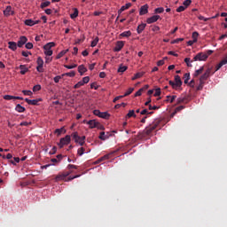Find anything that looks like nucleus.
Here are the masks:
<instances>
[{
	"mask_svg": "<svg viewBox=\"0 0 227 227\" xmlns=\"http://www.w3.org/2000/svg\"><path fill=\"white\" fill-rule=\"evenodd\" d=\"M98 37H96L92 42H91V44H90V47H97V43H98Z\"/></svg>",
	"mask_w": 227,
	"mask_h": 227,
	"instance_id": "obj_46",
	"label": "nucleus"
},
{
	"mask_svg": "<svg viewBox=\"0 0 227 227\" xmlns=\"http://www.w3.org/2000/svg\"><path fill=\"white\" fill-rule=\"evenodd\" d=\"M31 121H22L20 122V127H28V125H31Z\"/></svg>",
	"mask_w": 227,
	"mask_h": 227,
	"instance_id": "obj_53",
	"label": "nucleus"
},
{
	"mask_svg": "<svg viewBox=\"0 0 227 227\" xmlns=\"http://www.w3.org/2000/svg\"><path fill=\"white\" fill-rule=\"evenodd\" d=\"M208 59V55L207 53L200 52L194 58L193 61H207Z\"/></svg>",
	"mask_w": 227,
	"mask_h": 227,
	"instance_id": "obj_5",
	"label": "nucleus"
},
{
	"mask_svg": "<svg viewBox=\"0 0 227 227\" xmlns=\"http://www.w3.org/2000/svg\"><path fill=\"white\" fill-rule=\"evenodd\" d=\"M68 52V50H64V51H60L58 55H57V59H60V58H63V56L65 55V54H67Z\"/></svg>",
	"mask_w": 227,
	"mask_h": 227,
	"instance_id": "obj_33",
	"label": "nucleus"
},
{
	"mask_svg": "<svg viewBox=\"0 0 227 227\" xmlns=\"http://www.w3.org/2000/svg\"><path fill=\"white\" fill-rule=\"evenodd\" d=\"M199 85L197 86V91H200V90H203V86L205 85V82H199Z\"/></svg>",
	"mask_w": 227,
	"mask_h": 227,
	"instance_id": "obj_50",
	"label": "nucleus"
},
{
	"mask_svg": "<svg viewBox=\"0 0 227 227\" xmlns=\"http://www.w3.org/2000/svg\"><path fill=\"white\" fill-rule=\"evenodd\" d=\"M111 155H113V153H108V154H106V155L102 156L101 158H99L98 160V163L111 159Z\"/></svg>",
	"mask_w": 227,
	"mask_h": 227,
	"instance_id": "obj_21",
	"label": "nucleus"
},
{
	"mask_svg": "<svg viewBox=\"0 0 227 227\" xmlns=\"http://www.w3.org/2000/svg\"><path fill=\"white\" fill-rule=\"evenodd\" d=\"M120 36H121L122 38H129V36H132V32H130V30L124 31L120 34Z\"/></svg>",
	"mask_w": 227,
	"mask_h": 227,
	"instance_id": "obj_24",
	"label": "nucleus"
},
{
	"mask_svg": "<svg viewBox=\"0 0 227 227\" xmlns=\"http://www.w3.org/2000/svg\"><path fill=\"white\" fill-rule=\"evenodd\" d=\"M154 13H164L163 7H159L154 10Z\"/></svg>",
	"mask_w": 227,
	"mask_h": 227,
	"instance_id": "obj_51",
	"label": "nucleus"
},
{
	"mask_svg": "<svg viewBox=\"0 0 227 227\" xmlns=\"http://www.w3.org/2000/svg\"><path fill=\"white\" fill-rule=\"evenodd\" d=\"M60 79H61V76L57 75V76H55V77L53 78V81H54V82L58 83V82H59V80H60Z\"/></svg>",
	"mask_w": 227,
	"mask_h": 227,
	"instance_id": "obj_64",
	"label": "nucleus"
},
{
	"mask_svg": "<svg viewBox=\"0 0 227 227\" xmlns=\"http://www.w3.org/2000/svg\"><path fill=\"white\" fill-rule=\"evenodd\" d=\"M183 109H185V106H177L176 108L175 112L172 114L173 116H175V114H176V113H180V111H182Z\"/></svg>",
	"mask_w": 227,
	"mask_h": 227,
	"instance_id": "obj_36",
	"label": "nucleus"
},
{
	"mask_svg": "<svg viewBox=\"0 0 227 227\" xmlns=\"http://www.w3.org/2000/svg\"><path fill=\"white\" fill-rule=\"evenodd\" d=\"M136 112L134 110H129L126 114V120H129V118H136Z\"/></svg>",
	"mask_w": 227,
	"mask_h": 227,
	"instance_id": "obj_23",
	"label": "nucleus"
},
{
	"mask_svg": "<svg viewBox=\"0 0 227 227\" xmlns=\"http://www.w3.org/2000/svg\"><path fill=\"white\" fill-rule=\"evenodd\" d=\"M25 102H27L28 106H38V102H42V98H38V99L25 98Z\"/></svg>",
	"mask_w": 227,
	"mask_h": 227,
	"instance_id": "obj_8",
	"label": "nucleus"
},
{
	"mask_svg": "<svg viewBox=\"0 0 227 227\" xmlns=\"http://www.w3.org/2000/svg\"><path fill=\"white\" fill-rule=\"evenodd\" d=\"M143 95V89H139L136 93L135 97H141Z\"/></svg>",
	"mask_w": 227,
	"mask_h": 227,
	"instance_id": "obj_60",
	"label": "nucleus"
},
{
	"mask_svg": "<svg viewBox=\"0 0 227 227\" xmlns=\"http://www.w3.org/2000/svg\"><path fill=\"white\" fill-rule=\"evenodd\" d=\"M25 24H26V26H35V20H25Z\"/></svg>",
	"mask_w": 227,
	"mask_h": 227,
	"instance_id": "obj_39",
	"label": "nucleus"
},
{
	"mask_svg": "<svg viewBox=\"0 0 227 227\" xmlns=\"http://www.w3.org/2000/svg\"><path fill=\"white\" fill-rule=\"evenodd\" d=\"M82 82H83V85L88 84L90 82V76L83 77Z\"/></svg>",
	"mask_w": 227,
	"mask_h": 227,
	"instance_id": "obj_48",
	"label": "nucleus"
},
{
	"mask_svg": "<svg viewBox=\"0 0 227 227\" xmlns=\"http://www.w3.org/2000/svg\"><path fill=\"white\" fill-rule=\"evenodd\" d=\"M71 173H73L72 170L67 171V172H63V173H61V174H59V175L55 177L56 182H59V181H61V180H65V178H67V176H69Z\"/></svg>",
	"mask_w": 227,
	"mask_h": 227,
	"instance_id": "obj_6",
	"label": "nucleus"
},
{
	"mask_svg": "<svg viewBox=\"0 0 227 227\" xmlns=\"http://www.w3.org/2000/svg\"><path fill=\"white\" fill-rule=\"evenodd\" d=\"M204 67H201L200 69H197L194 73V77H198V75H201L203 74Z\"/></svg>",
	"mask_w": 227,
	"mask_h": 227,
	"instance_id": "obj_29",
	"label": "nucleus"
},
{
	"mask_svg": "<svg viewBox=\"0 0 227 227\" xmlns=\"http://www.w3.org/2000/svg\"><path fill=\"white\" fill-rule=\"evenodd\" d=\"M36 63H37V67H36L37 72H39L40 74L43 73V59H42V57H38Z\"/></svg>",
	"mask_w": 227,
	"mask_h": 227,
	"instance_id": "obj_7",
	"label": "nucleus"
},
{
	"mask_svg": "<svg viewBox=\"0 0 227 227\" xmlns=\"http://www.w3.org/2000/svg\"><path fill=\"white\" fill-rule=\"evenodd\" d=\"M125 45V43L123 41H119L116 43V45L114 49V52H120V51H121V49H123Z\"/></svg>",
	"mask_w": 227,
	"mask_h": 227,
	"instance_id": "obj_9",
	"label": "nucleus"
},
{
	"mask_svg": "<svg viewBox=\"0 0 227 227\" xmlns=\"http://www.w3.org/2000/svg\"><path fill=\"white\" fill-rule=\"evenodd\" d=\"M78 72L80 75H84V74L88 72V69L86 68V67H84V65H81L78 67Z\"/></svg>",
	"mask_w": 227,
	"mask_h": 227,
	"instance_id": "obj_16",
	"label": "nucleus"
},
{
	"mask_svg": "<svg viewBox=\"0 0 227 227\" xmlns=\"http://www.w3.org/2000/svg\"><path fill=\"white\" fill-rule=\"evenodd\" d=\"M145 27H146V23H142V24L138 25V27L137 28V33L138 35H141L143 33V31H145Z\"/></svg>",
	"mask_w": 227,
	"mask_h": 227,
	"instance_id": "obj_15",
	"label": "nucleus"
},
{
	"mask_svg": "<svg viewBox=\"0 0 227 227\" xmlns=\"http://www.w3.org/2000/svg\"><path fill=\"white\" fill-rule=\"evenodd\" d=\"M51 47H56V43L54 42L48 43L43 46L45 56H52L53 51H51Z\"/></svg>",
	"mask_w": 227,
	"mask_h": 227,
	"instance_id": "obj_2",
	"label": "nucleus"
},
{
	"mask_svg": "<svg viewBox=\"0 0 227 227\" xmlns=\"http://www.w3.org/2000/svg\"><path fill=\"white\" fill-rule=\"evenodd\" d=\"M25 47H26V49L30 50V49H33V44H32V43H27Z\"/></svg>",
	"mask_w": 227,
	"mask_h": 227,
	"instance_id": "obj_63",
	"label": "nucleus"
},
{
	"mask_svg": "<svg viewBox=\"0 0 227 227\" xmlns=\"http://www.w3.org/2000/svg\"><path fill=\"white\" fill-rule=\"evenodd\" d=\"M148 13V4L141 6L139 15H146Z\"/></svg>",
	"mask_w": 227,
	"mask_h": 227,
	"instance_id": "obj_14",
	"label": "nucleus"
},
{
	"mask_svg": "<svg viewBox=\"0 0 227 227\" xmlns=\"http://www.w3.org/2000/svg\"><path fill=\"white\" fill-rule=\"evenodd\" d=\"M204 74L210 77V74H212V67L207 68Z\"/></svg>",
	"mask_w": 227,
	"mask_h": 227,
	"instance_id": "obj_61",
	"label": "nucleus"
},
{
	"mask_svg": "<svg viewBox=\"0 0 227 227\" xmlns=\"http://www.w3.org/2000/svg\"><path fill=\"white\" fill-rule=\"evenodd\" d=\"M127 68H129L127 66L120 65L117 72L119 74H123V72H126Z\"/></svg>",
	"mask_w": 227,
	"mask_h": 227,
	"instance_id": "obj_26",
	"label": "nucleus"
},
{
	"mask_svg": "<svg viewBox=\"0 0 227 227\" xmlns=\"http://www.w3.org/2000/svg\"><path fill=\"white\" fill-rule=\"evenodd\" d=\"M65 68H67L68 70H72L73 68H77V64L74 65H65Z\"/></svg>",
	"mask_w": 227,
	"mask_h": 227,
	"instance_id": "obj_43",
	"label": "nucleus"
},
{
	"mask_svg": "<svg viewBox=\"0 0 227 227\" xmlns=\"http://www.w3.org/2000/svg\"><path fill=\"white\" fill-rule=\"evenodd\" d=\"M58 152V147L53 146L52 149L50 151V155H54Z\"/></svg>",
	"mask_w": 227,
	"mask_h": 227,
	"instance_id": "obj_58",
	"label": "nucleus"
},
{
	"mask_svg": "<svg viewBox=\"0 0 227 227\" xmlns=\"http://www.w3.org/2000/svg\"><path fill=\"white\" fill-rule=\"evenodd\" d=\"M4 100H15V96L5 95L4 96Z\"/></svg>",
	"mask_w": 227,
	"mask_h": 227,
	"instance_id": "obj_44",
	"label": "nucleus"
},
{
	"mask_svg": "<svg viewBox=\"0 0 227 227\" xmlns=\"http://www.w3.org/2000/svg\"><path fill=\"white\" fill-rule=\"evenodd\" d=\"M81 86H84V83L82 82V81L78 82L74 86V90H79V88H81Z\"/></svg>",
	"mask_w": 227,
	"mask_h": 227,
	"instance_id": "obj_41",
	"label": "nucleus"
},
{
	"mask_svg": "<svg viewBox=\"0 0 227 227\" xmlns=\"http://www.w3.org/2000/svg\"><path fill=\"white\" fill-rule=\"evenodd\" d=\"M66 75L67 77H75V72L74 71H71L69 73H67Z\"/></svg>",
	"mask_w": 227,
	"mask_h": 227,
	"instance_id": "obj_59",
	"label": "nucleus"
},
{
	"mask_svg": "<svg viewBox=\"0 0 227 227\" xmlns=\"http://www.w3.org/2000/svg\"><path fill=\"white\" fill-rule=\"evenodd\" d=\"M160 19V16L159 15H153L146 20L147 24H153L154 22H157Z\"/></svg>",
	"mask_w": 227,
	"mask_h": 227,
	"instance_id": "obj_12",
	"label": "nucleus"
},
{
	"mask_svg": "<svg viewBox=\"0 0 227 227\" xmlns=\"http://www.w3.org/2000/svg\"><path fill=\"white\" fill-rule=\"evenodd\" d=\"M20 69L21 75H26V74L29 72V68L26 67V65H20Z\"/></svg>",
	"mask_w": 227,
	"mask_h": 227,
	"instance_id": "obj_20",
	"label": "nucleus"
},
{
	"mask_svg": "<svg viewBox=\"0 0 227 227\" xmlns=\"http://www.w3.org/2000/svg\"><path fill=\"white\" fill-rule=\"evenodd\" d=\"M87 124L89 125L90 129H97V127H98V122L95 120L89 121Z\"/></svg>",
	"mask_w": 227,
	"mask_h": 227,
	"instance_id": "obj_13",
	"label": "nucleus"
},
{
	"mask_svg": "<svg viewBox=\"0 0 227 227\" xmlns=\"http://www.w3.org/2000/svg\"><path fill=\"white\" fill-rule=\"evenodd\" d=\"M84 152H86V149H84V147H81L78 149L77 154L81 157V156L84 155Z\"/></svg>",
	"mask_w": 227,
	"mask_h": 227,
	"instance_id": "obj_37",
	"label": "nucleus"
},
{
	"mask_svg": "<svg viewBox=\"0 0 227 227\" xmlns=\"http://www.w3.org/2000/svg\"><path fill=\"white\" fill-rule=\"evenodd\" d=\"M198 36H200V34L198 32L192 33V37L193 42H198Z\"/></svg>",
	"mask_w": 227,
	"mask_h": 227,
	"instance_id": "obj_40",
	"label": "nucleus"
},
{
	"mask_svg": "<svg viewBox=\"0 0 227 227\" xmlns=\"http://www.w3.org/2000/svg\"><path fill=\"white\" fill-rule=\"evenodd\" d=\"M72 137L74 139V143H79V139H81V137H79V133L77 132H74Z\"/></svg>",
	"mask_w": 227,
	"mask_h": 227,
	"instance_id": "obj_27",
	"label": "nucleus"
},
{
	"mask_svg": "<svg viewBox=\"0 0 227 227\" xmlns=\"http://www.w3.org/2000/svg\"><path fill=\"white\" fill-rule=\"evenodd\" d=\"M184 84H189V79H191V74L186 73L184 75Z\"/></svg>",
	"mask_w": 227,
	"mask_h": 227,
	"instance_id": "obj_32",
	"label": "nucleus"
},
{
	"mask_svg": "<svg viewBox=\"0 0 227 227\" xmlns=\"http://www.w3.org/2000/svg\"><path fill=\"white\" fill-rule=\"evenodd\" d=\"M47 6H51V2L46 1V2H43V3L41 4V8H42V9L47 8Z\"/></svg>",
	"mask_w": 227,
	"mask_h": 227,
	"instance_id": "obj_42",
	"label": "nucleus"
},
{
	"mask_svg": "<svg viewBox=\"0 0 227 227\" xmlns=\"http://www.w3.org/2000/svg\"><path fill=\"white\" fill-rule=\"evenodd\" d=\"M107 137H109L107 135H106V132L102 131L99 135V139H101V141H106V139H107Z\"/></svg>",
	"mask_w": 227,
	"mask_h": 227,
	"instance_id": "obj_35",
	"label": "nucleus"
},
{
	"mask_svg": "<svg viewBox=\"0 0 227 227\" xmlns=\"http://www.w3.org/2000/svg\"><path fill=\"white\" fill-rule=\"evenodd\" d=\"M159 125H160V119H155L152 124L144 129L143 134L145 136H152L153 130H155V129H159Z\"/></svg>",
	"mask_w": 227,
	"mask_h": 227,
	"instance_id": "obj_1",
	"label": "nucleus"
},
{
	"mask_svg": "<svg viewBox=\"0 0 227 227\" xmlns=\"http://www.w3.org/2000/svg\"><path fill=\"white\" fill-rule=\"evenodd\" d=\"M40 90H42V85L40 84H37V85H35L33 87V91L35 92V91H40Z\"/></svg>",
	"mask_w": 227,
	"mask_h": 227,
	"instance_id": "obj_47",
	"label": "nucleus"
},
{
	"mask_svg": "<svg viewBox=\"0 0 227 227\" xmlns=\"http://www.w3.org/2000/svg\"><path fill=\"white\" fill-rule=\"evenodd\" d=\"M22 93L27 97H31V95H33V92L31 90H22Z\"/></svg>",
	"mask_w": 227,
	"mask_h": 227,
	"instance_id": "obj_52",
	"label": "nucleus"
},
{
	"mask_svg": "<svg viewBox=\"0 0 227 227\" xmlns=\"http://www.w3.org/2000/svg\"><path fill=\"white\" fill-rule=\"evenodd\" d=\"M13 159H14V161L13 160H10V162L12 163L13 166H16L17 163L20 162V157H14ZM15 162H17V163H15Z\"/></svg>",
	"mask_w": 227,
	"mask_h": 227,
	"instance_id": "obj_45",
	"label": "nucleus"
},
{
	"mask_svg": "<svg viewBox=\"0 0 227 227\" xmlns=\"http://www.w3.org/2000/svg\"><path fill=\"white\" fill-rule=\"evenodd\" d=\"M175 84L176 88H180L182 86V79L180 78V75L175 76Z\"/></svg>",
	"mask_w": 227,
	"mask_h": 227,
	"instance_id": "obj_18",
	"label": "nucleus"
},
{
	"mask_svg": "<svg viewBox=\"0 0 227 227\" xmlns=\"http://www.w3.org/2000/svg\"><path fill=\"white\" fill-rule=\"evenodd\" d=\"M93 114L98 116V118H103L104 120H109L111 114L107 112H100V110H94Z\"/></svg>",
	"mask_w": 227,
	"mask_h": 227,
	"instance_id": "obj_3",
	"label": "nucleus"
},
{
	"mask_svg": "<svg viewBox=\"0 0 227 227\" xmlns=\"http://www.w3.org/2000/svg\"><path fill=\"white\" fill-rule=\"evenodd\" d=\"M191 3H192V0H185V1L183 3V4H184V7L187 8V6H191Z\"/></svg>",
	"mask_w": 227,
	"mask_h": 227,
	"instance_id": "obj_55",
	"label": "nucleus"
},
{
	"mask_svg": "<svg viewBox=\"0 0 227 227\" xmlns=\"http://www.w3.org/2000/svg\"><path fill=\"white\" fill-rule=\"evenodd\" d=\"M140 77H143V73H137L132 78V81H136V79H140Z\"/></svg>",
	"mask_w": 227,
	"mask_h": 227,
	"instance_id": "obj_49",
	"label": "nucleus"
},
{
	"mask_svg": "<svg viewBox=\"0 0 227 227\" xmlns=\"http://www.w3.org/2000/svg\"><path fill=\"white\" fill-rule=\"evenodd\" d=\"M15 111L17 113H24L26 111V107L20 106V104L16 105Z\"/></svg>",
	"mask_w": 227,
	"mask_h": 227,
	"instance_id": "obj_25",
	"label": "nucleus"
},
{
	"mask_svg": "<svg viewBox=\"0 0 227 227\" xmlns=\"http://www.w3.org/2000/svg\"><path fill=\"white\" fill-rule=\"evenodd\" d=\"M224 65H226V60H222L218 65H216L215 72H213L212 74H215V72H217L218 70H221V68H223Z\"/></svg>",
	"mask_w": 227,
	"mask_h": 227,
	"instance_id": "obj_19",
	"label": "nucleus"
},
{
	"mask_svg": "<svg viewBox=\"0 0 227 227\" xmlns=\"http://www.w3.org/2000/svg\"><path fill=\"white\" fill-rule=\"evenodd\" d=\"M85 140H86V137L82 136V137H80L78 142L76 143H78L80 146H84Z\"/></svg>",
	"mask_w": 227,
	"mask_h": 227,
	"instance_id": "obj_28",
	"label": "nucleus"
},
{
	"mask_svg": "<svg viewBox=\"0 0 227 227\" xmlns=\"http://www.w3.org/2000/svg\"><path fill=\"white\" fill-rule=\"evenodd\" d=\"M185 8H186V7L184 6V5L179 6V7L176 9L177 13H180V12H184Z\"/></svg>",
	"mask_w": 227,
	"mask_h": 227,
	"instance_id": "obj_56",
	"label": "nucleus"
},
{
	"mask_svg": "<svg viewBox=\"0 0 227 227\" xmlns=\"http://www.w3.org/2000/svg\"><path fill=\"white\" fill-rule=\"evenodd\" d=\"M134 91V88H129L128 90L125 92L124 97H129Z\"/></svg>",
	"mask_w": 227,
	"mask_h": 227,
	"instance_id": "obj_54",
	"label": "nucleus"
},
{
	"mask_svg": "<svg viewBox=\"0 0 227 227\" xmlns=\"http://www.w3.org/2000/svg\"><path fill=\"white\" fill-rule=\"evenodd\" d=\"M70 17L71 19H77V17H79V10L75 8L74 13H72Z\"/></svg>",
	"mask_w": 227,
	"mask_h": 227,
	"instance_id": "obj_34",
	"label": "nucleus"
},
{
	"mask_svg": "<svg viewBox=\"0 0 227 227\" xmlns=\"http://www.w3.org/2000/svg\"><path fill=\"white\" fill-rule=\"evenodd\" d=\"M184 63H186L187 67H192L191 64V59L190 58H185L184 59Z\"/></svg>",
	"mask_w": 227,
	"mask_h": 227,
	"instance_id": "obj_57",
	"label": "nucleus"
},
{
	"mask_svg": "<svg viewBox=\"0 0 227 227\" xmlns=\"http://www.w3.org/2000/svg\"><path fill=\"white\" fill-rule=\"evenodd\" d=\"M210 76H208V74H206L205 73L200 77V82H204L205 81H207V79H208Z\"/></svg>",
	"mask_w": 227,
	"mask_h": 227,
	"instance_id": "obj_30",
	"label": "nucleus"
},
{
	"mask_svg": "<svg viewBox=\"0 0 227 227\" xmlns=\"http://www.w3.org/2000/svg\"><path fill=\"white\" fill-rule=\"evenodd\" d=\"M27 37H26L25 35H22L20 37V40L18 41V47L21 48L24 47L25 43H27Z\"/></svg>",
	"mask_w": 227,
	"mask_h": 227,
	"instance_id": "obj_10",
	"label": "nucleus"
},
{
	"mask_svg": "<svg viewBox=\"0 0 227 227\" xmlns=\"http://www.w3.org/2000/svg\"><path fill=\"white\" fill-rule=\"evenodd\" d=\"M160 88L155 90L154 97H160Z\"/></svg>",
	"mask_w": 227,
	"mask_h": 227,
	"instance_id": "obj_62",
	"label": "nucleus"
},
{
	"mask_svg": "<svg viewBox=\"0 0 227 227\" xmlns=\"http://www.w3.org/2000/svg\"><path fill=\"white\" fill-rule=\"evenodd\" d=\"M8 45H9V49H11V51H17V46H18L17 43H15V42H9Z\"/></svg>",
	"mask_w": 227,
	"mask_h": 227,
	"instance_id": "obj_22",
	"label": "nucleus"
},
{
	"mask_svg": "<svg viewBox=\"0 0 227 227\" xmlns=\"http://www.w3.org/2000/svg\"><path fill=\"white\" fill-rule=\"evenodd\" d=\"M70 141H72L71 137L69 135H67L65 137L60 138L58 145L59 146V148H63L65 145H70Z\"/></svg>",
	"mask_w": 227,
	"mask_h": 227,
	"instance_id": "obj_4",
	"label": "nucleus"
},
{
	"mask_svg": "<svg viewBox=\"0 0 227 227\" xmlns=\"http://www.w3.org/2000/svg\"><path fill=\"white\" fill-rule=\"evenodd\" d=\"M4 15L5 17H10V15H15V12L12 11V6L8 5L4 11Z\"/></svg>",
	"mask_w": 227,
	"mask_h": 227,
	"instance_id": "obj_11",
	"label": "nucleus"
},
{
	"mask_svg": "<svg viewBox=\"0 0 227 227\" xmlns=\"http://www.w3.org/2000/svg\"><path fill=\"white\" fill-rule=\"evenodd\" d=\"M54 134H57V136H61V134H67V129H65V127H62L60 129H56L54 131Z\"/></svg>",
	"mask_w": 227,
	"mask_h": 227,
	"instance_id": "obj_17",
	"label": "nucleus"
},
{
	"mask_svg": "<svg viewBox=\"0 0 227 227\" xmlns=\"http://www.w3.org/2000/svg\"><path fill=\"white\" fill-rule=\"evenodd\" d=\"M176 98V96H167L166 102H170V104H173Z\"/></svg>",
	"mask_w": 227,
	"mask_h": 227,
	"instance_id": "obj_31",
	"label": "nucleus"
},
{
	"mask_svg": "<svg viewBox=\"0 0 227 227\" xmlns=\"http://www.w3.org/2000/svg\"><path fill=\"white\" fill-rule=\"evenodd\" d=\"M130 6H132V4L128 3V4H126L125 5H122V6L121 7V9L122 12H125V10H129V8H130Z\"/></svg>",
	"mask_w": 227,
	"mask_h": 227,
	"instance_id": "obj_38",
	"label": "nucleus"
}]
</instances>
